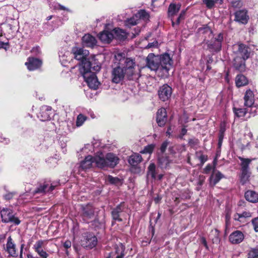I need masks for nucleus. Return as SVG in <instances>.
<instances>
[{"label":"nucleus","mask_w":258,"mask_h":258,"mask_svg":"<svg viewBox=\"0 0 258 258\" xmlns=\"http://www.w3.org/2000/svg\"><path fill=\"white\" fill-rule=\"evenodd\" d=\"M87 116H85L82 114H79L77 117L76 120V126L77 127H80L82 126L84 122L87 120Z\"/></svg>","instance_id":"nucleus-38"},{"label":"nucleus","mask_w":258,"mask_h":258,"mask_svg":"<svg viewBox=\"0 0 258 258\" xmlns=\"http://www.w3.org/2000/svg\"><path fill=\"white\" fill-rule=\"evenodd\" d=\"M244 238V234L241 231L236 230L230 234L229 240L232 244H239L243 240Z\"/></svg>","instance_id":"nucleus-17"},{"label":"nucleus","mask_w":258,"mask_h":258,"mask_svg":"<svg viewBox=\"0 0 258 258\" xmlns=\"http://www.w3.org/2000/svg\"><path fill=\"white\" fill-rule=\"evenodd\" d=\"M248 258H258V248L250 249L248 253Z\"/></svg>","instance_id":"nucleus-41"},{"label":"nucleus","mask_w":258,"mask_h":258,"mask_svg":"<svg viewBox=\"0 0 258 258\" xmlns=\"http://www.w3.org/2000/svg\"><path fill=\"white\" fill-rule=\"evenodd\" d=\"M82 44L84 46L93 47L96 44V38L89 34H85L82 38Z\"/></svg>","instance_id":"nucleus-22"},{"label":"nucleus","mask_w":258,"mask_h":258,"mask_svg":"<svg viewBox=\"0 0 258 258\" xmlns=\"http://www.w3.org/2000/svg\"><path fill=\"white\" fill-rule=\"evenodd\" d=\"M203 2L209 9L213 8L215 4L214 0H203Z\"/></svg>","instance_id":"nucleus-49"},{"label":"nucleus","mask_w":258,"mask_h":258,"mask_svg":"<svg viewBox=\"0 0 258 258\" xmlns=\"http://www.w3.org/2000/svg\"><path fill=\"white\" fill-rule=\"evenodd\" d=\"M233 219L235 221L237 222H239L240 223H243L245 222V220H244L242 218L240 213H235L233 216Z\"/></svg>","instance_id":"nucleus-43"},{"label":"nucleus","mask_w":258,"mask_h":258,"mask_svg":"<svg viewBox=\"0 0 258 258\" xmlns=\"http://www.w3.org/2000/svg\"><path fill=\"white\" fill-rule=\"evenodd\" d=\"M98 159V153H96L94 157L88 155L85 157L84 160L81 162L79 165V171L81 170L86 171L88 169L97 167V160Z\"/></svg>","instance_id":"nucleus-10"},{"label":"nucleus","mask_w":258,"mask_h":258,"mask_svg":"<svg viewBox=\"0 0 258 258\" xmlns=\"http://www.w3.org/2000/svg\"><path fill=\"white\" fill-rule=\"evenodd\" d=\"M223 40V34L219 33L212 40L206 41L207 48L212 52H217L221 50L222 42Z\"/></svg>","instance_id":"nucleus-8"},{"label":"nucleus","mask_w":258,"mask_h":258,"mask_svg":"<svg viewBox=\"0 0 258 258\" xmlns=\"http://www.w3.org/2000/svg\"><path fill=\"white\" fill-rule=\"evenodd\" d=\"M236 85L238 87L245 86L247 84V78L242 75H238L235 78Z\"/></svg>","instance_id":"nucleus-31"},{"label":"nucleus","mask_w":258,"mask_h":258,"mask_svg":"<svg viewBox=\"0 0 258 258\" xmlns=\"http://www.w3.org/2000/svg\"><path fill=\"white\" fill-rule=\"evenodd\" d=\"M124 204L121 203L114 208L112 211V217L114 220L122 221V219L119 217V213L123 210Z\"/></svg>","instance_id":"nucleus-26"},{"label":"nucleus","mask_w":258,"mask_h":258,"mask_svg":"<svg viewBox=\"0 0 258 258\" xmlns=\"http://www.w3.org/2000/svg\"><path fill=\"white\" fill-rule=\"evenodd\" d=\"M239 158L241 161L240 170L249 171V165L250 163L251 160L248 158H243L242 157H239Z\"/></svg>","instance_id":"nucleus-33"},{"label":"nucleus","mask_w":258,"mask_h":258,"mask_svg":"<svg viewBox=\"0 0 258 258\" xmlns=\"http://www.w3.org/2000/svg\"><path fill=\"white\" fill-rule=\"evenodd\" d=\"M113 34L114 38L119 40H124L127 37L126 33L120 28H115L113 29Z\"/></svg>","instance_id":"nucleus-30"},{"label":"nucleus","mask_w":258,"mask_h":258,"mask_svg":"<svg viewBox=\"0 0 258 258\" xmlns=\"http://www.w3.org/2000/svg\"><path fill=\"white\" fill-rule=\"evenodd\" d=\"M44 244V241L42 240H39L37 241L33 246V248L35 251L42 249V246Z\"/></svg>","instance_id":"nucleus-45"},{"label":"nucleus","mask_w":258,"mask_h":258,"mask_svg":"<svg viewBox=\"0 0 258 258\" xmlns=\"http://www.w3.org/2000/svg\"><path fill=\"white\" fill-rule=\"evenodd\" d=\"M156 165L154 163H151L148 167L147 176L156 179Z\"/></svg>","instance_id":"nucleus-32"},{"label":"nucleus","mask_w":258,"mask_h":258,"mask_svg":"<svg viewBox=\"0 0 258 258\" xmlns=\"http://www.w3.org/2000/svg\"><path fill=\"white\" fill-rule=\"evenodd\" d=\"M124 249V246L119 244L115 248V251L110 252L106 258H123L125 255Z\"/></svg>","instance_id":"nucleus-20"},{"label":"nucleus","mask_w":258,"mask_h":258,"mask_svg":"<svg viewBox=\"0 0 258 258\" xmlns=\"http://www.w3.org/2000/svg\"><path fill=\"white\" fill-rule=\"evenodd\" d=\"M126 73L124 69L119 66L114 68L112 72V81L115 83H118L121 81Z\"/></svg>","instance_id":"nucleus-12"},{"label":"nucleus","mask_w":258,"mask_h":258,"mask_svg":"<svg viewBox=\"0 0 258 258\" xmlns=\"http://www.w3.org/2000/svg\"><path fill=\"white\" fill-rule=\"evenodd\" d=\"M55 7L57 10L66 11L68 13H72V11L71 9H70L68 8H67L60 4H56V6H55Z\"/></svg>","instance_id":"nucleus-47"},{"label":"nucleus","mask_w":258,"mask_h":258,"mask_svg":"<svg viewBox=\"0 0 258 258\" xmlns=\"http://www.w3.org/2000/svg\"><path fill=\"white\" fill-rule=\"evenodd\" d=\"M201 241L206 247H208L206 239L204 237L201 238Z\"/></svg>","instance_id":"nucleus-62"},{"label":"nucleus","mask_w":258,"mask_h":258,"mask_svg":"<svg viewBox=\"0 0 258 258\" xmlns=\"http://www.w3.org/2000/svg\"><path fill=\"white\" fill-rule=\"evenodd\" d=\"M71 242L70 240H67L65 241V242L63 244L64 247L66 248H70L71 246Z\"/></svg>","instance_id":"nucleus-60"},{"label":"nucleus","mask_w":258,"mask_h":258,"mask_svg":"<svg viewBox=\"0 0 258 258\" xmlns=\"http://www.w3.org/2000/svg\"><path fill=\"white\" fill-rule=\"evenodd\" d=\"M68 20H69V16L67 15V14H64L63 16L61 19H59V20L60 21H61V23L68 21Z\"/></svg>","instance_id":"nucleus-59"},{"label":"nucleus","mask_w":258,"mask_h":258,"mask_svg":"<svg viewBox=\"0 0 258 258\" xmlns=\"http://www.w3.org/2000/svg\"><path fill=\"white\" fill-rule=\"evenodd\" d=\"M248 18L247 11L245 10L238 11L235 13V20L240 23L246 24Z\"/></svg>","instance_id":"nucleus-21"},{"label":"nucleus","mask_w":258,"mask_h":258,"mask_svg":"<svg viewBox=\"0 0 258 258\" xmlns=\"http://www.w3.org/2000/svg\"><path fill=\"white\" fill-rule=\"evenodd\" d=\"M6 251L8 252L10 256L17 257L18 254L16 252V246L11 236L7 239V242L5 248Z\"/></svg>","instance_id":"nucleus-15"},{"label":"nucleus","mask_w":258,"mask_h":258,"mask_svg":"<svg viewBox=\"0 0 258 258\" xmlns=\"http://www.w3.org/2000/svg\"><path fill=\"white\" fill-rule=\"evenodd\" d=\"M142 160V156L138 153H134L128 159V163L133 166L138 165Z\"/></svg>","instance_id":"nucleus-29"},{"label":"nucleus","mask_w":258,"mask_h":258,"mask_svg":"<svg viewBox=\"0 0 258 258\" xmlns=\"http://www.w3.org/2000/svg\"><path fill=\"white\" fill-rule=\"evenodd\" d=\"M139 19L138 18V17H136V15H135L132 18L128 19L126 21L125 25L128 27L135 26L139 23Z\"/></svg>","instance_id":"nucleus-39"},{"label":"nucleus","mask_w":258,"mask_h":258,"mask_svg":"<svg viewBox=\"0 0 258 258\" xmlns=\"http://www.w3.org/2000/svg\"><path fill=\"white\" fill-rule=\"evenodd\" d=\"M181 7V5L179 4H171L168 8V14L169 17L171 18L172 25L174 26L175 24H179L181 19H184L185 14L184 11H182L180 13L179 16L176 19L175 21L173 19V17L179 12Z\"/></svg>","instance_id":"nucleus-4"},{"label":"nucleus","mask_w":258,"mask_h":258,"mask_svg":"<svg viewBox=\"0 0 258 258\" xmlns=\"http://www.w3.org/2000/svg\"><path fill=\"white\" fill-rule=\"evenodd\" d=\"M0 48H4L5 50H7L9 48L8 43L0 41Z\"/></svg>","instance_id":"nucleus-57"},{"label":"nucleus","mask_w":258,"mask_h":258,"mask_svg":"<svg viewBox=\"0 0 258 258\" xmlns=\"http://www.w3.org/2000/svg\"><path fill=\"white\" fill-rule=\"evenodd\" d=\"M172 94V88L165 84L161 86L158 91L159 97L163 101L168 100Z\"/></svg>","instance_id":"nucleus-14"},{"label":"nucleus","mask_w":258,"mask_h":258,"mask_svg":"<svg viewBox=\"0 0 258 258\" xmlns=\"http://www.w3.org/2000/svg\"><path fill=\"white\" fill-rule=\"evenodd\" d=\"M99 38L104 43H110L112 39L114 38L113 30L111 31L104 30L99 34Z\"/></svg>","instance_id":"nucleus-23"},{"label":"nucleus","mask_w":258,"mask_h":258,"mask_svg":"<svg viewBox=\"0 0 258 258\" xmlns=\"http://www.w3.org/2000/svg\"><path fill=\"white\" fill-rule=\"evenodd\" d=\"M97 243L96 237L93 234L88 233L84 234L83 238L81 241V245L87 248H92L96 245Z\"/></svg>","instance_id":"nucleus-11"},{"label":"nucleus","mask_w":258,"mask_h":258,"mask_svg":"<svg viewBox=\"0 0 258 258\" xmlns=\"http://www.w3.org/2000/svg\"><path fill=\"white\" fill-rule=\"evenodd\" d=\"M240 214L242 216V218L244 220H245L246 218L251 217V214L250 212L247 211L242 212Z\"/></svg>","instance_id":"nucleus-52"},{"label":"nucleus","mask_w":258,"mask_h":258,"mask_svg":"<svg viewBox=\"0 0 258 258\" xmlns=\"http://www.w3.org/2000/svg\"><path fill=\"white\" fill-rule=\"evenodd\" d=\"M251 223L254 231L258 232V217L253 219Z\"/></svg>","instance_id":"nucleus-51"},{"label":"nucleus","mask_w":258,"mask_h":258,"mask_svg":"<svg viewBox=\"0 0 258 258\" xmlns=\"http://www.w3.org/2000/svg\"><path fill=\"white\" fill-rule=\"evenodd\" d=\"M245 198L249 202L253 203L258 202V193L253 190H247L245 193Z\"/></svg>","instance_id":"nucleus-28"},{"label":"nucleus","mask_w":258,"mask_h":258,"mask_svg":"<svg viewBox=\"0 0 258 258\" xmlns=\"http://www.w3.org/2000/svg\"><path fill=\"white\" fill-rule=\"evenodd\" d=\"M171 127H168V128L167 129V131L166 132V134L167 136H168L169 137H170L171 135Z\"/></svg>","instance_id":"nucleus-64"},{"label":"nucleus","mask_w":258,"mask_h":258,"mask_svg":"<svg viewBox=\"0 0 258 258\" xmlns=\"http://www.w3.org/2000/svg\"><path fill=\"white\" fill-rule=\"evenodd\" d=\"M52 114V108L50 106L44 105L40 108V112L37 114L38 118L42 121L48 120Z\"/></svg>","instance_id":"nucleus-13"},{"label":"nucleus","mask_w":258,"mask_h":258,"mask_svg":"<svg viewBox=\"0 0 258 258\" xmlns=\"http://www.w3.org/2000/svg\"><path fill=\"white\" fill-rule=\"evenodd\" d=\"M1 217L3 223H11L15 225H18L21 223V221L18 217L15 216L11 209L3 208L1 211Z\"/></svg>","instance_id":"nucleus-6"},{"label":"nucleus","mask_w":258,"mask_h":258,"mask_svg":"<svg viewBox=\"0 0 258 258\" xmlns=\"http://www.w3.org/2000/svg\"><path fill=\"white\" fill-rule=\"evenodd\" d=\"M167 113L164 108L158 109L157 112L156 120L159 126H162L165 125L167 121Z\"/></svg>","instance_id":"nucleus-19"},{"label":"nucleus","mask_w":258,"mask_h":258,"mask_svg":"<svg viewBox=\"0 0 258 258\" xmlns=\"http://www.w3.org/2000/svg\"><path fill=\"white\" fill-rule=\"evenodd\" d=\"M160 56V67L161 68V77H167L168 75V72L171 68L172 60L170 55L167 53H165Z\"/></svg>","instance_id":"nucleus-5"},{"label":"nucleus","mask_w":258,"mask_h":258,"mask_svg":"<svg viewBox=\"0 0 258 258\" xmlns=\"http://www.w3.org/2000/svg\"><path fill=\"white\" fill-rule=\"evenodd\" d=\"M198 31L200 34L208 35L209 38L213 36V32L211 29L207 26H203L199 28Z\"/></svg>","instance_id":"nucleus-35"},{"label":"nucleus","mask_w":258,"mask_h":258,"mask_svg":"<svg viewBox=\"0 0 258 258\" xmlns=\"http://www.w3.org/2000/svg\"><path fill=\"white\" fill-rule=\"evenodd\" d=\"M154 148V145L153 144L149 145L147 146H146L144 150L141 152L142 153H149L151 154Z\"/></svg>","instance_id":"nucleus-44"},{"label":"nucleus","mask_w":258,"mask_h":258,"mask_svg":"<svg viewBox=\"0 0 258 258\" xmlns=\"http://www.w3.org/2000/svg\"><path fill=\"white\" fill-rule=\"evenodd\" d=\"M10 140L8 138H5L2 134H0V142L4 143L5 144H8Z\"/></svg>","instance_id":"nucleus-55"},{"label":"nucleus","mask_w":258,"mask_h":258,"mask_svg":"<svg viewBox=\"0 0 258 258\" xmlns=\"http://www.w3.org/2000/svg\"><path fill=\"white\" fill-rule=\"evenodd\" d=\"M225 224L226 227L230 226V214L227 212L225 216Z\"/></svg>","instance_id":"nucleus-53"},{"label":"nucleus","mask_w":258,"mask_h":258,"mask_svg":"<svg viewBox=\"0 0 258 258\" xmlns=\"http://www.w3.org/2000/svg\"><path fill=\"white\" fill-rule=\"evenodd\" d=\"M168 143L167 141H165L162 144L160 147V151L162 153H164L165 151Z\"/></svg>","instance_id":"nucleus-54"},{"label":"nucleus","mask_w":258,"mask_h":258,"mask_svg":"<svg viewBox=\"0 0 258 258\" xmlns=\"http://www.w3.org/2000/svg\"><path fill=\"white\" fill-rule=\"evenodd\" d=\"M72 52L75 59L81 61L79 71L84 81L90 88L97 89L100 83L96 73L101 69L100 62L94 56L87 58L89 52L86 49L75 46L73 47Z\"/></svg>","instance_id":"nucleus-1"},{"label":"nucleus","mask_w":258,"mask_h":258,"mask_svg":"<svg viewBox=\"0 0 258 258\" xmlns=\"http://www.w3.org/2000/svg\"><path fill=\"white\" fill-rule=\"evenodd\" d=\"M158 162L160 166L162 168H168L171 164L173 163L172 160L169 159V157L161 156L158 158Z\"/></svg>","instance_id":"nucleus-27"},{"label":"nucleus","mask_w":258,"mask_h":258,"mask_svg":"<svg viewBox=\"0 0 258 258\" xmlns=\"http://www.w3.org/2000/svg\"><path fill=\"white\" fill-rule=\"evenodd\" d=\"M42 64V61L39 59L34 57H29L25 62L28 70L32 71L39 69Z\"/></svg>","instance_id":"nucleus-16"},{"label":"nucleus","mask_w":258,"mask_h":258,"mask_svg":"<svg viewBox=\"0 0 258 258\" xmlns=\"http://www.w3.org/2000/svg\"><path fill=\"white\" fill-rule=\"evenodd\" d=\"M84 217L91 219L92 218L94 214V212L92 207L89 206L84 210Z\"/></svg>","instance_id":"nucleus-36"},{"label":"nucleus","mask_w":258,"mask_h":258,"mask_svg":"<svg viewBox=\"0 0 258 258\" xmlns=\"http://www.w3.org/2000/svg\"><path fill=\"white\" fill-rule=\"evenodd\" d=\"M245 106L251 107L254 104V95L253 92L249 90L245 92L244 97Z\"/></svg>","instance_id":"nucleus-25"},{"label":"nucleus","mask_w":258,"mask_h":258,"mask_svg":"<svg viewBox=\"0 0 258 258\" xmlns=\"http://www.w3.org/2000/svg\"><path fill=\"white\" fill-rule=\"evenodd\" d=\"M97 167L103 169L106 167L114 168L118 163L119 159L114 153H108L104 154L102 152H98Z\"/></svg>","instance_id":"nucleus-3"},{"label":"nucleus","mask_w":258,"mask_h":258,"mask_svg":"<svg viewBox=\"0 0 258 258\" xmlns=\"http://www.w3.org/2000/svg\"><path fill=\"white\" fill-rule=\"evenodd\" d=\"M223 177L224 175L214 168L210 177V184L213 186L215 185Z\"/></svg>","instance_id":"nucleus-24"},{"label":"nucleus","mask_w":258,"mask_h":258,"mask_svg":"<svg viewBox=\"0 0 258 258\" xmlns=\"http://www.w3.org/2000/svg\"><path fill=\"white\" fill-rule=\"evenodd\" d=\"M136 17H138L139 20L143 19L144 20H148L149 16L148 13L144 10L139 11L136 14Z\"/></svg>","instance_id":"nucleus-37"},{"label":"nucleus","mask_w":258,"mask_h":258,"mask_svg":"<svg viewBox=\"0 0 258 258\" xmlns=\"http://www.w3.org/2000/svg\"><path fill=\"white\" fill-rule=\"evenodd\" d=\"M160 56L155 55L153 53L148 54L146 58L147 66L151 70L157 71L159 75L161 74V68L160 67Z\"/></svg>","instance_id":"nucleus-9"},{"label":"nucleus","mask_w":258,"mask_h":258,"mask_svg":"<svg viewBox=\"0 0 258 258\" xmlns=\"http://www.w3.org/2000/svg\"><path fill=\"white\" fill-rule=\"evenodd\" d=\"M198 159L200 161L201 163L203 164L207 160V157L202 154Z\"/></svg>","instance_id":"nucleus-58"},{"label":"nucleus","mask_w":258,"mask_h":258,"mask_svg":"<svg viewBox=\"0 0 258 258\" xmlns=\"http://www.w3.org/2000/svg\"><path fill=\"white\" fill-rule=\"evenodd\" d=\"M241 173L240 175V180L242 184H244L248 180L250 176V172L249 171L240 170Z\"/></svg>","instance_id":"nucleus-34"},{"label":"nucleus","mask_w":258,"mask_h":258,"mask_svg":"<svg viewBox=\"0 0 258 258\" xmlns=\"http://www.w3.org/2000/svg\"><path fill=\"white\" fill-rule=\"evenodd\" d=\"M233 111L235 113V115L238 117L244 116L247 112L246 109L244 108L237 109L236 108H233Z\"/></svg>","instance_id":"nucleus-40"},{"label":"nucleus","mask_w":258,"mask_h":258,"mask_svg":"<svg viewBox=\"0 0 258 258\" xmlns=\"http://www.w3.org/2000/svg\"><path fill=\"white\" fill-rule=\"evenodd\" d=\"M233 52L236 56L234 58L233 66L235 69L242 72L245 69V60L249 57L248 48L243 44H234L233 46Z\"/></svg>","instance_id":"nucleus-2"},{"label":"nucleus","mask_w":258,"mask_h":258,"mask_svg":"<svg viewBox=\"0 0 258 258\" xmlns=\"http://www.w3.org/2000/svg\"><path fill=\"white\" fill-rule=\"evenodd\" d=\"M232 6L235 8H241L243 5V3L241 0H233L231 2Z\"/></svg>","instance_id":"nucleus-46"},{"label":"nucleus","mask_w":258,"mask_h":258,"mask_svg":"<svg viewBox=\"0 0 258 258\" xmlns=\"http://www.w3.org/2000/svg\"><path fill=\"white\" fill-rule=\"evenodd\" d=\"M105 180L111 184H117L120 182L118 178L114 177L111 175H108L106 177Z\"/></svg>","instance_id":"nucleus-42"},{"label":"nucleus","mask_w":258,"mask_h":258,"mask_svg":"<svg viewBox=\"0 0 258 258\" xmlns=\"http://www.w3.org/2000/svg\"><path fill=\"white\" fill-rule=\"evenodd\" d=\"M203 154L202 151H197L196 153V157L198 159L200 158L201 155Z\"/></svg>","instance_id":"nucleus-63"},{"label":"nucleus","mask_w":258,"mask_h":258,"mask_svg":"<svg viewBox=\"0 0 258 258\" xmlns=\"http://www.w3.org/2000/svg\"><path fill=\"white\" fill-rule=\"evenodd\" d=\"M56 185H53L52 184L49 185L48 183H44L40 185L37 187L33 191L34 195L41 194L43 195L46 193L52 191L55 188Z\"/></svg>","instance_id":"nucleus-18"},{"label":"nucleus","mask_w":258,"mask_h":258,"mask_svg":"<svg viewBox=\"0 0 258 258\" xmlns=\"http://www.w3.org/2000/svg\"><path fill=\"white\" fill-rule=\"evenodd\" d=\"M135 33L133 34V37H135L137 35L139 34V33L140 32V29L139 27L135 28Z\"/></svg>","instance_id":"nucleus-61"},{"label":"nucleus","mask_w":258,"mask_h":258,"mask_svg":"<svg viewBox=\"0 0 258 258\" xmlns=\"http://www.w3.org/2000/svg\"><path fill=\"white\" fill-rule=\"evenodd\" d=\"M117 59H119V66L123 68L126 74L132 76L134 73V69L135 66V62L134 59L131 58H121V55L118 54L116 56Z\"/></svg>","instance_id":"nucleus-7"},{"label":"nucleus","mask_w":258,"mask_h":258,"mask_svg":"<svg viewBox=\"0 0 258 258\" xmlns=\"http://www.w3.org/2000/svg\"><path fill=\"white\" fill-rule=\"evenodd\" d=\"M159 46V43L157 41L154 40L153 42L149 43L146 46V48H157Z\"/></svg>","instance_id":"nucleus-48"},{"label":"nucleus","mask_w":258,"mask_h":258,"mask_svg":"<svg viewBox=\"0 0 258 258\" xmlns=\"http://www.w3.org/2000/svg\"><path fill=\"white\" fill-rule=\"evenodd\" d=\"M212 166L210 164L207 165L204 169L203 173L208 174L212 169Z\"/></svg>","instance_id":"nucleus-56"},{"label":"nucleus","mask_w":258,"mask_h":258,"mask_svg":"<svg viewBox=\"0 0 258 258\" xmlns=\"http://www.w3.org/2000/svg\"><path fill=\"white\" fill-rule=\"evenodd\" d=\"M36 252L42 258H47L48 256V254L43 249H39Z\"/></svg>","instance_id":"nucleus-50"}]
</instances>
